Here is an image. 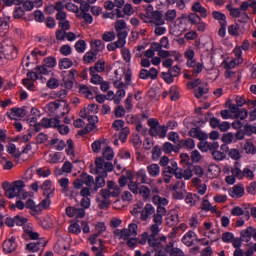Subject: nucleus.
<instances>
[{
  "instance_id": "nucleus-1",
  "label": "nucleus",
  "mask_w": 256,
  "mask_h": 256,
  "mask_svg": "<svg viewBox=\"0 0 256 256\" xmlns=\"http://www.w3.org/2000/svg\"><path fill=\"white\" fill-rule=\"evenodd\" d=\"M235 102L236 104H233L230 101L226 103L230 113H233L235 115V119H240V121H245L249 113L245 108H240V107H243L247 103V100H245V97L243 96H237L235 99Z\"/></svg>"
},
{
  "instance_id": "nucleus-2",
  "label": "nucleus",
  "mask_w": 256,
  "mask_h": 256,
  "mask_svg": "<svg viewBox=\"0 0 256 256\" xmlns=\"http://www.w3.org/2000/svg\"><path fill=\"white\" fill-rule=\"evenodd\" d=\"M151 234L149 235V247L154 249V251H157L158 249H163V243H167V236H160L159 238L157 235H159L161 229L159 228V224H152L150 226Z\"/></svg>"
},
{
  "instance_id": "nucleus-3",
  "label": "nucleus",
  "mask_w": 256,
  "mask_h": 256,
  "mask_svg": "<svg viewBox=\"0 0 256 256\" xmlns=\"http://www.w3.org/2000/svg\"><path fill=\"white\" fill-rule=\"evenodd\" d=\"M149 135L151 137H159L160 139H165L167 137V126L160 125L159 120L156 118L148 119Z\"/></svg>"
},
{
  "instance_id": "nucleus-4",
  "label": "nucleus",
  "mask_w": 256,
  "mask_h": 256,
  "mask_svg": "<svg viewBox=\"0 0 256 256\" xmlns=\"http://www.w3.org/2000/svg\"><path fill=\"white\" fill-rule=\"evenodd\" d=\"M25 182L23 180L15 181L11 184V187L5 192L8 199H15V197H21L23 195L25 199Z\"/></svg>"
},
{
  "instance_id": "nucleus-5",
  "label": "nucleus",
  "mask_w": 256,
  "mask_h": 256,
  "mask_svg": "<svg viewBox=\"0 0 256 256\" xmlns=\"http://www.w3.org/2000/svg\"><path fill=\"white\" fill-rule=\"evenodd\" d=\"M153 9L152 5H149L147 8V14L145 15L146 19L144 23H151L152 25H156V27H160L161 25H165V19H163V12L159 10H154L151 12V16H149V11Z\"/></svg>"
},
{
  "instance_id": "nucleus-6",
  "label": "nucleus",
  "mask_w": 256,
  "mask_h": 256,
  "mask_svg": "<svg viewBox=\"0 0 256 256\" xmlns=\"http://www.w3.org/2000/svg\"><path fill=\"white\" fill-rule=\"evenodd\" d=\"M83 185L86 187H93L95 185V178L86 172H83L80 177L73 182L74 189H81Z\"/></svg>"
},
{
  "instance_id": "nucleus-7",
  "label": "nucleus",
  "mask_w": 256,
  "mask_h": 256,
  "mask_svg": "<svg viewBox=\"0 0 256 256\" xmlns=\"http://www.w3.org/2000/svg\"><path fill=\"white\" fill-rule=\"evenodd\" d=\"M177 169V162L171 161L170 165L163 168L162 175L164 176V183H171V177H175Z\"/></svg>"
},
{
  "instance_id": "nucleus-8",
  "label": "nucleus",
  "mask_w": 256,
  "mask_h": 256,
  "mask_svg": "<svg viewBox=\"0 0 256 256\" xmlns=\"http://www.w3.org/2000/svg\"><path fill=\"white\" fill-rule=\"evenodd\" d=\"M114 29L117 33V38L124 39V40L127 39L128 33L125 30L127 29V22H125V20H117L114 23Z\"/></svg>"
},
{
  "instance_id": "nucleus-9",
  "label": "nucleus",
  "mask_w": 256,
  "mask_h": 256,
  "mask_svg": "<svg viewBox=\"0 0 256 256\" xmlns=\"http://www.w3.org/2000/svg\"><path fill=\"white\" fill-rule=\"evenodd\" d=\"M188 135L193 139H198V141H207L209 139V135L203 132L200 127L191 128Z\"/></svg>"
},
{
  "instance_id": "nucleus-10",
  "label": "nucleus",
  "mask_w": 256,
  "mask_h": 256,
  "mask_svg": "<svg viewBox=\"0 0 256 256\" xmlns=\"http://www.w3.org/2000/svg\"><path fill=\"white\" fill-rule=\"evenodd\" d=\"M175 242L170 241L166 244L164 251L170 256H185V253L180 248L174 247Z\"/></svg>"
},
{
  "instance_id": "nucleus-11",
  "label": "nucleus",
  "mask_w": 256,
  "mask_h": 256,
  "mask_svg": "<svg viewBox=\"0 0 256 256\" xmlns=\"http://www.w3.org/2000/svg\"><path fill=\"white\" fill-rule=\"evenodd\" d=\"M0 51L4 55L5 59L13 60L17 57V48L13 45H5Z\"/></svg>"
},
{
  "instance_id": "nucleus-12",
  "label": "nucleus",
  "mask_w": 256,
  "mask_h": 256,
  "mask_svg": "<svg viewBox=\"0 0 256 256\" xmlns=\"http://www.w3.org/2000/svg\"><path fill=\"white\" fill-rule=\"evenodd\" d=\"M105 177H107L106 171H103L100 176H97L94 180V187L91 189V191L97 193L99 189H103V187H105Z\"/></svg>"
},
{
  "instance_id": "nucleus-13",
  "label": "nucleus",
  "mask_w": 256,
  "mask_h": 256,
  "mask_svg": "<svg viewBox=\"0 0 256 256\" xmlns=\"http://www.w3.org/2000/svg\"><path fill=\"white\" fill-rule=\"evenodd\" d=\"M191 11H193V13H199L200 17H202L203 19H207V8L203 7V5H201V2H194L191 6Z\"/></svg>"
},
{
  "instance_id": "nucleus-14",
  "label": "nucleus",
  "mask_w": 256,
  "mask_h": 256,
  "mask_svg": "<svg viewBox=\"0 0 256 256\" xmlns=\"http://www.w3.org/2000/svg\"><path fill=\"white\" fill-rule=\"evenodd\" d=\"M59 123V118H43L41 120V125L44 129H56V127H59Z\"/></svg>"
},
{
  "instance_id": "nucleus-15",
  "label": "nucleus",
  "mask_w": 256,
  "mask_h": 256,
  "mask_svg": "<svg viewBox=\"0 0 256 256\" xmlns=\"http://www.w3.org/2000/svg\"><path fill=\"white\" fill-rule=\"evenodd\" d=\"M151 215H155V207L151 204H146L140 214L141 221H147L151 217Z\"/></svg>"
},
{
  "instance_id": "nucleus-16",
  "label": "nucleus",
  "mask_w": 256,
  "mask_h": 256,
  "mask_svg": "<svg viewBox=\"0 0 256 256\" xmlns=\"http://www.w3.org/2000/svg\"><path fill=\"white\" fill-rule=\"evenodd\" d=\"M17 249V242H15V237H11L10 239L4 241L3 243V251L4 253H13Z\"/></svg>"
},
{
  "instance_id": "nucleus-17",
  "label": "nucleus",
  "mask_w": 256,
  "mask_h": 256,
  "mask_svg": "<svg viewBox=\"0 0 256 256\" xmlns=\"http://www.w3.org/2000/svg\"><path fill=\"white\" fill-rule=\"evenodd\" d=\"M47 242L45 240H39L37 242H31L26 245V250L30 251V253H37L41 247H45Z\"/></svg>"
},
{
  "instance_id": "nucleus-18",
  "label": "nucleus",
  "mask_w": 256,
  "mask_h": 256,
  "mask_svg": "<svg viewBox=\"0 0 256 256\" xmlns=\"http://www.w3.org/2000/svg\"><path fill=\"white\" fill-rule=\"evenodd\" d=\"M25 207L26 209H30V213L33 217L41 214V209H39V205H36L33 199H28L25 203Z\"/></svg>"
},
{
  "instance_id": "nucleus-19",
  "label": "nucleus",
  "mask_w": 256,
  "mask_h": 256,
  "mask_svg": "<svg viewBox=\"0 0 256 256\" xmlns=\"http://www.w3.org/2000/svg\"><path fill=\"white\" fill-rule=\"evenodd\" d=\"M195 237H197V234L193 231H188L182 238V243L186 245V247H193Z\"/></svg>"
},
{
  "instance_id": "nucleus-20",
  "label": "nucleus",
  "mask_w": 256,
  "mask_h": 256,
  "mask_svg": "<svg viewBox=\"0 0 256 256\" xmlns=\"http://www.w3.org/2000/svg\"><path fill=\"white\" fill-rule=\"evenodd\" d=\"M240 237L242 238V241H244L245 243H249V241H251V238H254V227L249 226L247 227V229L242 230L240 233Z\"/></svg>"
},
{
  "instance_id": "nucleus-21",
  "label": "nucleus",
  "mask_w": 256,
  "mask_h": 256,
  "mask_svg": "<svg viewBox=\"0 0 256 256\" xmlns=\"http://www.w3.org/2000/svg\"><path fill=\"white\" fill-rule=\"evenodd\" d=\"M229 195L230 197H236L239 199V197H243V195H245V188L243 185H236L229 190Z\"/></svg>"
},
{
  "instance_id": "nucleus-22",
  "label": "nucleus",
  "mask_w": 256,
  "mask_h": 256,
  "mask_svg": "<svg viewBox=\"0 0 256 256\" xmlns=\"http://www.w3.org/2000/svg\"><path fill=\"white\" fill-rule=\"evenodd\" d=\"M10 114H8V117L10 119H15V117H25V115H27V111L25 110V108H17V107H14V108H11L10 110Z\"/></svg>"
},
{
  "instance_id": "nucleus-23",
  "label": "nucleus",
  "mask_w": 256,
  "mask_h": 256,
  "mask_svg": "<svg viewBox=\"0 0 256 256\" xmlns=\"http://www.w3.org/2000/svg\"><path fill=\"white\" fill-rule=\"evenodd\" d=\"M127 43V40L123 38H118V40L114 43H110L107 45L108 51H115L116 49H123Z\"/></svg>"
},
{
  "instance_id": "nucleus-24",
  "label": "nucleus",
  "mask_w": 256,
  "mask_h": 256,
  "mask_svg": "<svg viewBox=\"0 0 256 256\" xmlns=\"http://www.w3.org/2000/svg\"><path fill=\"white\" fill-rule=\"evenodd\" d=\"M91 50L96 53L97 55L105 49V43L101 40H92L91 41Z\"/></svg>"
},
{
  "instance_id": "nucleus-25",
  "label": "nucleus",
  "mask_w": 256,
  "mask_h": 256,
  "mask_svg": "<svg viewBox=\"0 0 256 256\" xmlns=\"http://www.w3.org/2000/svg\"><path fill=\"white\" fill-rule=\"evenodd\" d=\"M98 243H99V247L97 246H93L91 248L92 253H94L95 256H105V245L103 244V240L102 239H98Z\"/></svg>"
},
{
  "instance_id": "nucleus-26",
  "label": "nucleus",
  "mask_w": 256,
  "mask_h": 256,
  "mask_svg": "<svg viewBox=\"0 0 256 256\" xmlns=\"http://www.w3.org/2000/svg\"><path fill=\"white\" fill-rule=\"evenodd\" d=\"M138 195H140L142 197L143 201H149L151 199V189H149L145 185H142V186H140Z\"/></svg>"
},
{
  "instance_id": "nucleus-27",
  "label": "nucleus",
  "mask_w": 256,
  "mask_h": 256,
  "mask_svg": "<svg viewBox=\"0 0 256 256\" xmlns=\"http://www.w3.org/2000/svg\"><path fill=\"white\" fill-rule=\"evenodd\" d=\"M200 200H201V197H199V195L193 194V193H188L185 197V202L190 207H195V203H197V201H200Z\"/></svg>"
},
{
  "instance_id": "nucleus-28",
  "label": "nucleus",
  "mask_w": 256,
  "mask_h": 256,
  "mask_svg": "<svg viewBox=\"0 0 256 256\" xmlns=\"http://www.w3.org/2000/svg\"><path fill=\"white\" fill-rule=\"evenodd\" d=\"M147 172L150 177H159V173H161V167L159 164H150L147 166Z\"/></svg>"
},
{
  "instance_id": "nucleus-29",
  "label": "nucleus",
  "mask_w": 256,
  "mask_h": 256,
  "mask_svg": "<svg viewBox=\"0 0 256 256\" xmlns=\"http://www.w3.org/2000/svg\"><path fill=\"white\" fill-rule=\"evenodd\" d=\"M90 73H103L105 71V61L99 60L94 66L89 68Z\"/></svg>"
},
{
  "instance_id": "nucleus-30",
  "label": "nucleus",
  "mask_w": 256,
  "mask_h": 256,
  "mask_svg": "<svg viewBox=\"0 0 256 256\" xmlns=\"http://www.w3.org/2000/svg\"><path fill=\"white\" fill-rule=\"evenodd\" d=\"M181 147H187V149H195V140L192 138L180 140L178 149H181Z\"/></svg>"
},
{
  "instance_id": "nucleus-31",
  "label": "nucleus",
  "mask_w": 256,
  "mask_h": 256,
  "mask_svg": "<svg viewBox=\"0 0 256 256\" xmlns=\"http://www.w3.org/2000/svg\"><path fill=\"white\" fill-rule=\"evenodd\" d=\"M239 165L240 163L236 161L234 163V168L231 169V173L236 179H243V171L239 168Z\"/></svg>"
},
{
  "instance_id": "nucleus-32",
  "label": "nucleus",
  "mask_w": 256,
  "mask_h": 256,
  "mask_svg": "<svg viewBox=\"0 0 256 256\" xmlns=\"http://www.w3.org/2000/svg\"><path fill=\"white\" fill-rule=\"evenodd\" d=\"M73 67V60L70 58H62L59 60V69H70Z\"/></svg>"
},
{
  "instance_id": "nucleus-33",
  "label": "nucleus",
  "mask_w": 256,
  "mask_h": 256,
  "mask_svg": "<svg viewBox=\"0 0 256 256\" xmlns=\"http://www.w3.org/2000/svg\"><path fill=\"white\" fill-rule=\"evenodd\" d=\"M83 60L87 63H95L97 60V53L93 50H90L84 55Z\"/></svg>"
},
{
  "instance_id": "nucleus-34",
  "label": "nucleus",
  "mask_w": 256,
  "mask_h": 256,
  "mask_svg": "<svg viewBox=\"0 0 256 256\" xmlns=\"http://www.w3.org/2000/svg\"><path fill=\"white\" fill-rule=\"evenodd\" d=\"M162 151L169 155L173 153V151H179L178 146L175 148L171 142H165L162 146Z\"/></svg>"
},
{
  "instance_id": "nucleus-35",
  "label": "nucleus",
  "mask_w": 256,
  "mask_h": 256,
  "mask_svg": "<svg viewBox=\"0 0 256 256\" xmlns=\"http://www.w3.org/2000/svg\"><path fill=\"white\" fill-rule=\"evenodd\" d=\"M95 165H96V173L103 174V171L105 168V159L102 157L96 158Z\"/></svg>"
},
{
  "instance_id": "nucleus-36",
  "label": "nucleus",
  "mask_w": 256,
  "mask_h": 256,
  "mask_svg": "<svg viewBox=\"0 0 256 256\" xmlns=\"http://www.w3.org/2000/svg\"><path fill=\"white\" fill-rule=\"evenodd\" d=\"M244 134L247 135V137H251V135H256V123L254 125H244Z\"/></svg>"
},
{
  "instance_id": "nucleus-37",
  "label": "nucleus",
  "mask_w": 256,
  "mask_h": 256,
  "mask_svg": "<svg viewBox=\"0 0 256 256\" xmlns=\"http://www.w3.org/2000/svg\"><path fill=\"white\" fill-rule=\"evenodd\" d=\"M209 93V88H205L204 86H199L194 90V95L197 99H201L203 95H207Z\"/></svg>"
},
{
  "instance_id": "nucleus-38",
  "label": "nucleus",
  "mask_w": 256,
  "mask_h": 256,
  "mask_svg": "<svg viewBox=\"0 0 256 256\" xmlns=\"http://www.w3.org/2000/svg\"><path fill=\"white\" fill-rule=\"evenodd\" d=\"M136 177L138 179H140V183L142 184H147L149 181V178L147 177V172H145V169H140L137 173H136Z\"/></svg>"
},
{
  "instance_id": "nucleus-39",
  "label": "nucleus",
  "mask_w": 256,
  "mask_h": 256,
  "mask_svg": "<svg viewBox=\"0 0 256 256\" xmlns=\"http://www.w3.org/2000/svg\"><path fill=\"white\" fill-rule=\"evenodd\" d=\"M103 157L107 161H113V157H115V153L113 152V149L111 147L107 146L103 150Z\"/></svg>"
},
{
  "instance_id": "nucleus-40",
  "label": "nucleus",
  "mask_w": 256,
  "mask_h": 256,
  "mask_svg": "<svg viewBox=\"0 0 256 256\" xmlns=\"http://www.w3.org/2000/svg\"><path fill=\"white\" fill-rule=\"evenodd\" d=\"M74 47H75L77 53H85V49H87V43L85 42V40H78L75 43Z\"/></svg>"
},
{
  "instance_id": "nucleus-41",
  "label": "nucleus",
  "mask_w": 256,
  "mask_h": 256,
  "mask_svg": "<svg viewBox=\"0 0 256 256\" xmlns=\"http://www.w3.org/2000/svg\"><path fill=\"white\" fill-rule=\"evenodd\" d=\"M188 21L191 23V25H197V23H201V16L195 12H192L188 15Z\"/></svg>"
},
{
  "instance_id": "nucleus-42",
  "label": "nucleus",
  "mask_w": 256,
  "mask_h": 256,
  "mask_svg": "<svg viewBox=\"0 0 256 256\" xmlns=\"http://www.w3.org/2000/svg\"><path fill=\"white\" fill-rule=\"evenodd\" d=\"M212 17L213 19H216V21H220V23H227V17L220 11H213Z\"/></svg>"
},
{
  "instance_id": "nucleus-43",
  "label": "nucleus",
  "mask_w": 256,
  "mask_h": 256,
  "mask_svg": "<svg viewBox=\"0 0 256 256\" xmlns=\"http://www.w3.org/2000/svg\"><path fill=\"white\" fill-rule=\"evenodd\" d=\"M148 97H149V99H151V101H159L161 94L159 93V91H157V89L151 88L148 91Z\"/></svg>"
},
{
  "instance_id": "nucleus-44",
  "label": "nucleus",
  "mask_w": 256,
  "mask_h": 256,
  "mask_svg": "<svg viewBox=\"0 0 256 256\" xmlns=\"http://www.w3.org/2000/svg\"><path fill=\"white\" fill-rule=\"evenodd\" d=\"M123 13L124 15H127V17H131V15L135 13V9L133 8V5H131V3L124 4Z\"/></svg>"
},
{
  "instance_id": "nucleus-45",
  "label": "nucleus",
  "mask_w": 256,
  "mask_h": 256,
  "mask_svg": "<svg viewBox=\"0 0 256 256\" xmlns=\"http://www.w3.org/2000/svg\"><path fill=\"white\" fill-rule=\"evenodd\" d=\"M13 17L14 19H22V17H25V10L20 6L15 7Z\"/></svg>"
},
{
  "instance_id": "nucleus-46",
  "label": "nucleus",
  "mask_w": 256,
  "mask_h": 256,
  "mask_svg": "<svg viewBox=\"0 0 256 256\" xmlns=\"http://www.w3.org/2000/svg\"><path fill=\"white\" fill-rule=\"evenodd\" d=\"M127 113V110H125V107L123 105H119L114 109V115L117 118L125 117V114Z\"/></svg>"
},
{
  "instance_id": "nucleus-47",
  "label": "nucleus",
  "mask_w": 256,
  "mask_h": 256,
  "mask_svg": "<svg viewBox=\"0 0 256 256\" xmlns=\"http://www.w3.org/2000/svg\"><path fill=\"white\" fill-rule=\"evenodd\" d=\"M228 156L234 161H239L241 159V152L238 149H231L228 152Z\"/></svg>"
},
{
  "instance_id": "nucleus-48",
  "label": "nucleus",
  "mask_w": 256,
  "mask_h": 256,
  "mask_svg": "<svg viewBox=\"0 0 256 256\" xmlns=\"http://www.w3.org/2000/svg\"><path fill=\"white\" fill-rule=\"evenodd\" d=\"M212 157L215 161H223L224 159H226L227 154H225V152L216 150L212 152Z\"/></svg>"
},
{
  "instance_id": "nucleus-49",
  "label": "nucleus",
  "mask_w": 256,
  "mask_h": 256,
  "mask_svg": "<svg viewBox=\"0 0 256 256\" xmlns=\"http://www.w3.org/2000/svg\"><path fill=\"white\" fill-rule=\"evenodd\" d=\"M91 79L90 82L93 83V85H100L103 81V77H101L97 72L90 73Z\"/></svg>"
},
{
  "instance_id": "nucleus-50",
  "label": "nucleus",
  "mask_w": 256,
  "mask_h": 256,
  "mask_svg": "<svg viewBox=\"0 0 256 256\" xmlns=\"http://www.w3.org/2000/svg\"><path fill=\"white\" fill-rule=\"evenodd\" d=\"M128 189L133 193L134 195H139L140 187L135 181H130L128 184Z\"/></svg>"
},
{
  "instance_id": "nucleus-51",
  "label": "nucleus",
  "mask_w": 256,
  "mask_h": 256,
  "mask_svg": "<svg viewBox=\"0 0 256 256\" xmlns=\"http://www.w3.org/2000/svg\"><path fill=\"white\" fill-rule=\"evenodd\" d=\"M168 140L172 141V143H175L177 145V147L179 146V143L181 142V140L179 139V133H177V132H169Z\"/></svg>"
},
{
  "instance_id": "nucleus-52",
  "label": "nucleus",
  "mask_w": 256,
  "mask_h": 256,
  "mask_svg": "<svg viewBox=\"0 0 256 256\" xmlns=\"http://www.w3.org/2000/svg\"><path fill=\"white\" fill-rule=\"evenodd\" d=\"M44 65L45 67H49V69H53L57 65V60L55 57H47L44 59Z\"/></svg>"
},
{
  "instance_id": "nucleus-53",
  "label": "nucleus",
  "mask_w": 256,
  "mask_h": 256,
  "mask_svg": "<svg viewBox=\"0 0 256 256\" xmlns=\"http://www.w3.org/2000/svg\"><path fill=\"white\" fill-rule=\"evenodd\" d=\"M79 91L83 95H86L87 99H93V92L89 90V87H87L86 85L80 86Z\"/></svg>"
},
{
  "instance_id": "nucleus-54",
  "label": "nucleus",
  "mask_w": 256,
  "mask_h": 256,
  "mask_svg": "<svg viewBox=\"0 0 256 256\" xmlns=\"http://www.w3.org/2000/svg\"><path fill=\"white\" fill-rule=\"evenodd\" d=\"M166 223L169 227H173L174 225H177V223H179V216L177 215H170L167 219H166Z\"/></svg>"
},
{
  "instance_id": "nucleus-55",
  "label": "nucleus",
  "mask_w": 256,
  "mask_h": 256,
  "mask_svg": "<svg viewBox=\"0 0 256 256\" xmlns=\"http://www.w3.org/2000/svg\"><path fill=\"white\" fill-rule=\"evenodd\" d=\"M58 27L61 31L67 32L69 29H71V23L69 20H63L61 22H58Z\"/></svg>"
},
{
  "instance_id": "nucleus-56",
  "label": "nucleus",
  "mask_w": 256,
  "mask_h": 256,
  "mask_svg": "<svg viewBox=\"0 0 256 256\" xmlns=\"http://www.w3.org/2000/svg\"><path fill=\"white\" fill-rule=\"evenodd\" d=\"M102 39L106 42V43H110V41H115V32H105L102 35Z\"/></svg>"
},
{
  "instance_id": "nucleus-57",
  "label": "nucleus",
  "mask_w": 256,
  "mask_h": 256,
  "mask_svg": "<svg viewBox=\"0 0 256 256\" xmlns=\"http://www.w3.org/2000/svg\"><path fill=\"white\" fill-rule=\"evenodd\" d=\"M176 17H177V11L176 10H168L165 13V19L169 22L175 21Z\"/></svg>"
},
{
  "instance_id": "nucleus-58",
  "label": "nucleus",
  "mask_w": 256,
  "mask_h": 256,
  "mask_svg": "<svg viewBox=\"0 0 256 256\" xmlns=\"http://www.w3.org/2000/svg\"><path fill=\"white\" fill-rule=\"evenodd\" d=\"M68 231L74 235H79V233H81V226L78 223L71 224Z\"/></svg>"
},
{
  "instance_id": "nucleus-59",
  "label": "nucleus",
  "mask_w": 256,
  "mask_h": 256,
  "mask_svg": "<svg viewBox=\"0 0 256 256\" xmlns=\"http://www.w3.org/2000/svg\"><path fill=\"white\" fill-rule=\"evenodd\" d=\"M247 178V179H251V180H253V179H255V174L252 172V170L251 169H249V168H244L243 170H242V179L243 178Z\"/></svg>"
},
{
  "instance_id": "nucleus-60",
  "label": "nucleus",
  "mask_w": 256,
  "mask_h": 256,
  "mask_svg": "<svg viewBox=\"0 0 256 256\" xmlns=\"http://www.w3.org/2000/svg\"><path fill=\"white\" fill-rule=\"evenodd\" d=\"M99 209H109L111 207V200L97 199Z\"/></svg>"
},
{
  "instance_id": "nucleus-61",
  "label": "nucleus",
  "mask_w": 256,
  "mask_h": 256,
  "mask_svg": "<svg viewBox=\"0 0 256 256\" xmlns=\"http://www.w3.org/2000/svg\"><path fill=\"white\" fill-rule=\"evenodd\" d=\"M161 148L159 146H154L152 149V159L153 161H158L159 157H161Z\"/></svg>"
},
{
  "instance_id": "nucleus-62",
  "label": "nucleus",
  "mask_w": 256,
  "mask_h": 256,
  "mask_svg": "<svg viewBox=\"0 0 256 256\" xmlns=\"http://www.w3.org/2000/svg\"><path fill=\"white\" fill-rule=\"evenodd\" d=\"M235 236L231 232H225L222 234V241L223 243H232Z\"/></svg>"
},
{
  "instance_id": "nucleus-63",
  "label": "nucleus",
  "mask_w": 256,
  "mask_h": 256,
  "mask_svg": "<svg viewBox=\"0 0 256 256\" xmlns=\"http://www.w3.org/2000/svg\"><path fill=\"white\" fill-rule=\"evenodd\" d=\"M138 243L140 245H145L146 243H148L149 245V233L147 232L142 233L138 238Z\"/></svg>"
},
{
  "instance_id": "nucleus-64",
  "label": "nucleus",
  "mask_w": 256,
  "mask_h": 256,
  "mask_svg": "<svg viewBox=\"0 0 256 256\" xmlns=\"http://www.w3.org/2000/svg\"><path fill=\"white\" fill-rule=\"evenodd\" d=\"M51 205V198H45L43 199L39 204L38 207L43 211V209H48V207Z\"/></svg>"
}]
</instances>
